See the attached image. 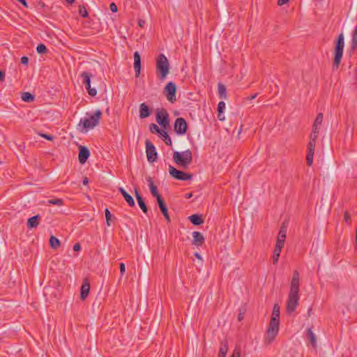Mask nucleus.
I'll use <instances>...</instances> for the list:
<instances>
[{"instance_id": "obj_41", "label": "nucleus", "mask_w": 357, "mask_h": 357, "mask_svg": "<svg viewBox=\"0 0 357 357\" xmlns=\"http://www.w3.org/2000/svg\"><path fill=\"white\" fill-rule=\"evenodd\" d=\"M284 240L278 238L275 248L282 250L284 247Z\"/></svg>"}, {"instance_id": "obj_33", "label": "nucleus", "mask_w": 357, "mask_h": 357, "mask_svg": "<svg viewBox=\"0 0 357 357\" xmlns=\"http://www.w3.org/2000/svg\"><path fill=\"white\" fill-rule=\"evenodd\" d=\"M324 115L322 113H319L314 120L313 125L321 126L323 121Z\"/></svg>"}, {"instance_id": "obj_12", "label": "nucleus", "mask_w": 357, "mask_h": 357, "mask_svg": "<svg viewBox=\"0 0 357 357\" xmlns=\"http://www.w3.org/2000/svg\"><path fill=\"white\" fill-rule=\"evenodd\" d=\"M174 130L178 135H184L187 130V123L183 118H177L174 122Z\"/></svg>"}, {"instance_id": "obj_5", "label": "nucleus", "mask_w": 357, "mask_h": 357, "mask_svg": "<svg viewBox=\"0 0 357 357\" xmlns=\"http://www.w3.org/2000/svg\"><path fill=\"white\" fill-rule=\"evenodd\" d=\"M344 47V36L342 33L340 34L335 48V56L333 61V66L337 68L340 66Z\"/></svg>"}, {"instance_id": "obj_38", "label": "nucleus", "mask_w": 357, "mask_h": 357, "mask_svg": "<svg viewBox=\"0 0 357 357\" xmlns=\"http://www.w3.org/2000/svg\"><path fill=\"white\" fill-rule=\"evenodd\" d=\"M36 50L39 54H44L47 51V49L44 44H39L36 47Z\"/></svg>"}, {"instance_id": "obj_29", "label": "nucleus", "mask_w": 357, "mask_h": 357, "mask_svg": "<svg viewBox=\"0 0 357 357\" xmlns=\"http://www.w3.org/2000/svg\"><path fill=\"white\" fill-rule=\"evenodd\" d=\"M21 98L23 101L26 102H32L34 100V96L29 92L23 93L22 94Z\"/></svg>"}, {"instance_id": "obj_46", "label": "nucleus", "mask_w": 357, "mask_h": 357, "mask_svg": "<svg viewBox=\"0 0 357 357\" xmlns=\"http://www.w3.org/2000/svg\"><path fill=\"white\" fill-rule=\"evenodd\" d=\"M318 133H314V132H312L311 133L310 136V140L311 141H317V139L318 137Z\"/></svg>"}, {"instance_id": "obj_4", "label": "nucleus", "mask_w": 357, "mask_h": 357, "mask_svg": "<svg viewBox=\"0 0 357 357\" xmlns=\"http://www.w3.org/2000/svg\"><path fill=\"white\" fill-rule=\"evenodd\" d=\"M156 70L160 79L166 78L169 73V63L167 57L160 54L156 59Z\"/></svg>"}, {"instance_id": "obj_58", "label": "nucleus", "mask_w": 357, "mask_h": 357, "mask_svg": "<svg viewBox=\"0 0 357 357\" xmlns=\"http://www.w3.org/2000/svg\"><path fill=\"white\" fill-rule=\"evenodd\" d=\"M195 256L199 259H202L201 255L198 252H195Z\"/></svg>"}, {"instance_id": "obj_52", "label": "nucleus", "mask_w": 357, "mask_h": 357, "mask_svg": "<svg viewBox=\"0 0 357 357\" xmlns=\"http://www.w3.org/2000/svg\"><path fill=\"white\" fill-rule=\"evenodd\" d=\"M289 0H278V4L279 6H282L286 4Z\"/></svg>"}, {"instance_id": "obj_6", "label": "nucleus", "mask_w": 357, "mask_h": 357, "mask_svg": "<svg viewBox=\"0 0 357 357\" xmlns=\"http://www.w3.org/2000/svg\"><path fill=\"white\" fill-rule=\"evenodd\" d=\"M279 322L280 321L271 319L266 339L268 344L271 343L277 335L279 330Z\"/></svg>"}, {"instance_id": "obj_20", "label": "nucleus", "mask_w": 357, "mask_h": 357, "mask_svg": "<svg viewBox=\"0 0 357 357\" xmlns=\"http://www.w3.org/2000/svg\"><path fill=\"white\" fill-rule=\"evenodd\" d=\"M41 218L39 215H34L27 220V227L29 229L36 228L38 226Z\"/></svg>"}, {"instance_id": "obj_30", "label": "nucleus", "mask_w": 357, "mask_h": 357, "mask_svg": "<svg viewBox=\"0 0 357 357\" xmlns=\"http://www.w3.org/2000/svg\"><path fill=\"white\" fill-rule=\"evenodd\" d=\"M50 244L52 248L56 249L60 245V241L54 236H52L50 238Z\"/></svg>"}, {"instance_id": "obj_48", "label": "nucleus", "mask_w": 357, "mask_h": 357, "mask_svg": "<svg viewBox=\"0 0 357 357\" xmlns=\"http://www.w3.org/2000/svg\"><path fill=\"white\" fill-rule=\"evenodd\" d=\"M109 8H110V10H112V12L113 13H116L117 12V6L114 3H112L109 6Z\"/></svg>"}, {"instance_id": "obj_45", "label": "nucleus", "mask_w": 357, "mask_h": 357, "mask_svg": "<svg viewBox=\"0 0 357 357\" xmlns=\"http://www.w3.org/2000/svg\"><path fill=\"white\" fill-rule=\"evenodd\" d=\"M121 275H123L126 271V266L124 263H121L119 265Z\"/></svg>"}, {"instance_id": "obj_14", "label": "nucleus", "mask_w": 357, "mask_h": 357, "mask_svg": "<svg viewBox=\"0 0 357 357\" xmlns=\"http://www.w3.org/2000/svg\"><path fill=\"white\" fill-rule=\"evenodd\" d=\"M134 69L135 71V76L136 77H138L140 75L141 70V58L138 52H135L134 53Z\"/></svg>"}, {"instance_id": "obj_8", "label": "nucleus", "mask_w": 357, "mask_h": 357, "mask_svg": "<svg viewBox=\"0 0 357 357\" xmlns=\"http://www.w3.org/2000/svg\"><path fill=\"white\" fill-rule=\"evenodd\" d=\"M169 172L173 178L179 181H188L192 178V174L178 170L172 165L169 167Z\"/></svg>"}, {"instance_id": "obj_61", "label": "nucleus", "mask_w": 357, "mask_h": 357, "mask_svg": "<svg viewBox=\"0 0 357 357\" xmlns=\"http://www.w3.org/2000/svg\"><path fill=\"white\" fill-rule=\"evenodd\" d=\"M192 197V194H188V195H187V198H190V197Z\"/></svg>"}, {"instance_id": "obj_60", "label": "nucleus", "mask_w": 357, "mask_h": 357, "mask_svg": "<svg viewBox=\"0 0 357 357\" xmlns=\"http://www.w3.org/2000/svg\"><path fill=\"white\" fill-rule=\"evenodd\" d=\"M68 3H72L75 1V0H66Z\"/></svg>"}, {"instance_id": "obj_37", "label": "nucleus", "mask_w": 357, "mask_h": 357, "mask_svg": "<svg viewBox=\"0 0 357 357\" xmlns=\"http://www.w3.org/2000/svg\"><path fill=\"white\" fill-rule=\"evenodd\" d=\"M79 13L83 17H86L88 16V12L84 6H79Z\"/></svg>"}, {"instance_id": "obj_9", "label": "nucleus", "mask_w": 357, "mask_h": 357, "mask_svg": "<svg viewBox=\"0 0 357 357\" xmlns=\"http://www.w3.org/2000/svg\"><path fill=\"white\" fill-rule=\"evenodd\" d=\"M156 121L164 129L169 126V114L165 109L158 110L156 112Z\"/></svg>"}, {"instance_id": "obj_50", "label": "nucleus", "mask_w": 357, "mask_h": 357, "mask_svg": "<svg viewBox=\"0 0 357 357\" xmlns=\"http://www.w3.org/2000/svg\"><path fill=\"white\" fill-rule=\"evenodd\" d=\"M21 63L24 65H27L29 63V58L27 56H22L21 58Z\"/></svg>"}, {"instance_id": "obj_25", "label": "nucleus", "mask_w": 357, "mask_h": 357, "mask_svg": "<svg viewBox=\"0 0 357 357\" xmlns=\"http://www.w3.org/2000/svg\"><path fill=\"white\" fill-rule=\"evenodd\" d=\"M228 351V343L227 341H222L219 350L218 357H226Z\"/></svg>"}, {"instance_id": "obj_34", "label": "nucleus", "mask_w": 357, "mask_h": 357, "mask_svg": "<svg viewBox=\"0 0 357 357\" xmlns=\"http://www.w3.org/2000/svg\"><path fill=\"white\" fill-rule=\"evenodd\" d=\"M105 218H106V223L108 227L111 225V221H112V214L108 208H106L105 211Z\"/></svg>"}, {"instance_id": "obj_23", "label": "nucleus", "mask_w": 357, "mask_h": 357, "mask_svg": "<svg viewBox=\"0 0 357 357\" xmlns=\"http://www.w3.org/2000/svg\"><path fill=\"white\" fill-rule=\"evenodd\" d=\"M306 337L307 340L312 344L314 348L317 347V337L316 335L313 333L311 328H308L306 333Z\"/></svg>"}, {"instance_id": "obj_28", "label": "nucleus", "mask_w": 357, "mask_h": 357, "mask_svg": "<svg viewBox=\"0 0 357 357\" xmlns=\"http://www.w3.org/2000/svg\"><path fill=\"white\" fill-rule=\"evenodd\" d=\"M159 135L162 137V140L166 144L172 145L171 138L165 130L162 129Z\"/></svg>"}, {"instance_id": "obj_2", "label": "nucleus", "mask_w": 357, "mask_h": 357, "mask_svg": "<svg viewBox=\"0 0 357 357\" xmlns=\"http://www.w3.org/2000/svg\"><path fill=\"white\" fill-rule=\"evenodd\" d=\"M86 117L80 119L78 124L79 126H82V132H87L89 130L98 126L102 116V112L100 110L98 109L93 114L86 113Z\"/></svg>"}, {"instance_id": "obj_53", "label": "nucleus", "mask_w": 357, "mask_h": 357, "mask_svg": "<svg viewBox=\"0 0 357 357\" xmlns=\"http://www.w3.org/2000/svg\"><path fill=\"white\" fill-rule=\"evenodd\" d=\"M5 80V74L3 71L0 70V81L3 82Z\"/></svg>"}, {"instance_id": "obj_40", "label": "nucleus", "mask_w": 357, "mask_h": 357, "mask_svg": "<svg viewBox=\"0 0 357 357\" xmlns=\"http://www.w3.org/2000/svg\"><path fill=\"white\" fill-rule=\"evenodd\" d=\"M315 145H316L315 141L310 140L308 145H307V151L314 153Z\"/></svg>"}, {"instance_id": "obj_22", "label": "nucleus", "mask_w": 357, "mask_h": 357, "mask_svg": "<svg viewBox=\"0 0 357 357\" xmlns=\"http://www.w3.org/2000/svg\"><path fill=\"white\" fill-rule=\"evenodd\" d=\"M119 191L121 193V195L124 197L125 200L126 201V202L128 203V204L130 206H135L134 199L122 187H120L119 188Z\"/></svg>"}, {"instance_id": "obj_54", "label": "nucleus", "mask_w": 357, "mask_h": 357, "mask_svg": "<svg viewBox=\"0 0 357 357\" xmlns=\"http://www.w3.org/2000/svg\"><path fill=\"white\" fill-rule=\"evenodd\" d=\"M218 118L220 121H224L225 120V116L222 114V113H219L218 114Z\"/></svg>"}, {"instance_id": "obj_19", "label": "nucleus", "mask_w": 357, "mask_h": 357, "mask_svg": "<svg viewBox=\"0 0 357 357\" xmlns=\"http://www.w3.org/2000/svg\"><path fill=\"white\" fill-rule=\"evenodd\" d=\"M135 194L139 207L144 213H147V206L137 188L135 189Z\"/></svg>"}, {"instance_id": "obj_31", "label": "nucleus", "mask_w": 357, "mask_h": 357, "mask_svg": "<svg viewBox=\"0 0 357 357\" xmlns=\"http://www.w3.org/2000/svg\"><path fill=\"white\" fill-rule=\"evenodd\" d=\"M47 204L60 206L63 204V201L62 199L59 198L51 199L47 201Z\"/></svg>"}, {"instance_id": "obj_39", "label": "nucleus", "mask_w": 357, "mask_h": 357, "mask_svg": "<svg viewBox=\"0 0 357 357\" xmlns=\"http://www.w3.org/2000/svg\"><path fill=\"white\" fill-rule=\"evenodd\" d=\"M149 130L151 132H156L158 134H159L162 129H160L157 125L151 123L149 126Z\"/></svg>"}, {"instance_id": "obj_42", "label": "nucleus", "mask_w": 357, "mask_h": 357, "mask_svg": "<svg viewBox=\"0 0 357 357\" xmlns=\"http://www.w3.org/2000/svg\"><path fill=\"white\" fill-rule=\"evenodd\" d=\"M241 356V349L239 347H236L233 351L231 357H240Z\"/></svg>"}, {"instance_id": "obj_32", "label": "nucleus", "mask_w": 357, "mask_h": 357, "mask_svg": "<svg viewBox=\"0 0 357 357\" xmlns=\"http://www.w3.org/2000/svg\"><path fill=\"white\" fill-rule=\"evenodd\" d=\"M282 252V250L275 248L273 251V263L275 264L278 261V259L280 256V253Z\"/></svg>"}, {"instance_id": "obj_47", "label": "nucleus", "mask_w": 357, "mask_h": 357, "mask_svg": "<svg viewBox=\"0 0 357 357\" xmlns=\"http://www.w3.org/2000/svg\"><path fill=\"white\" fill-rule=\"evenodd\" d=\"M40 136L47 140L52 141L54 137L47 134H40Z\"/></svg>"}, {"instance_id": "obj_57", "label": "nucleus", "mask_w": 357, "mask_h": 357, "mask_svg": "<svg viewBox=\"0 0 357 357\" xmlns=\"http://www.w3.org/2000/svg\"><path fill=\"white\" fill-rule=\"evenodd\" d=\"M145 22L142 20H139L138 21V24L140 27H143L144 26V24Z\"/></svg>"}, {"instance_id": "obj_26", "label": "nucleus", "mask_w": 357, "mask_h": 357, "mask_svg": "<svg viewBox=\"0 0 357 357\" xmlns=\"http://www.w3.org/2000/svg\"><path fill=\"white\" fill-rule=\"evenodd\" d=\"M218 95L221 99L227 98V89L224 84L219 83L218 84Z\"/></svg>"}, {"instance_id": "obj_43", "label": "nucleus", "mask_w": 357, "mask_h": 357, "mask_svg": "<svg viewBox=\"0 0 357 357\" xmlns=\"http://www.w3.org/2000/svg\"><path fill=\"white\" fill-rule=\"evenodd\" d=\"M225 109V103L223 101H220L218 105V112L219 113H222Z\"/></svg>"}, {"instance_id": "obj_16", "label": "nucleus", "mask_w": 357, "mask_h": 357, "mask_svg": "<svg viewBox=\"0 0 357 357\" xmlns=\"http://www.w3.org/2000/svg\"><path fill=\"white\" fill-rule=\"evenodd\" d=\"M146 181L148 182V185L150 188V191L152 195L156 197L157 200L158 198H162L158 192L157 187L153 184V181L151 177L149 176L146 178Z\"/></svg>"}, {"instance_id": "obj_56", "label": "nucleus", "mask_w": 357, "mask_h": 357, "mask_svg": "<svg viewBox=\"0 0 357 357\" xmlns=\"http://www.w3.org/2000/svg\"><path fill=\"white\" fill-rule=\"evenodd\" d=\"M18 1H20L24 7L27 8L28 7V4L26 1V0H17Z\"/></svg>"}, {"instance_id": "obj_17", "label": "nucleus", "mask_w": 357, "mask_h": 357, "mask_svg": "<svg viewBox=\"0 0 357 357\" xmlns=\"http://www.w3.org/2000/svg\"><path fill=\"white\" fill-rule=\"evenodd\" d=\"M151 114V111L149 107L144 103H142L139 105V118L145 119L149 116Z\"/></svg>"}, {"instance_id": "obj_59", "label": "nucleus", "mask_w": 357, "mask_h": 357, "mask_svg": "<svg viewBox=\"0 0 357 357\" xmlns=\"http://www.w3.org/2000/svg\"><path fill=\"white\" fill-rule=\"evenodd\" d=\"M88 182H89L88 178H84V179L83 180V184L86 185L88 183Z\"/></svg>"}, {"instance_id": "obj_35", "label": "nucleus", "mask_w": 357, "mask_h": 357, "mask_svg": "<svg viewBox=\"0 0 357 357\" xmlns=\"http://www.w3.org/2000/svg\"><path fill=\"white\" fill-rule=\"evenodd\" d=\"M314 153L313 152H308L307 153L306 156V162L308 166H311L313 162V157H314Z\"/></svg>"}, {"instance_id": "obj_11", "label": "nucleus", "mask_w": 357, "mask_h": 357, "mask_svg": "<svg viewBox=\"0 0 357 357\" xmlns=\"http://www.w3.org/2000/svg\"><path fill=\"white\" fill-rule=\"evenodd\" d=\"M165 91H166V97L167 100L171 102H174L176 101V85L173 82H170L166 85Z\"/></svg>"}, {"instance_id": "obj_51", "label": "nucleus", "mask_w": 357, "mask_h": 357, "mask_svg": "<svg viewBox=\"0 0 357 357\" xmlns=\"http://www.w3.org/2000/svg\"><path fill=\"white\" fill-rule=\"evenodd\" d=\"M81 249V246L79 245V243H75L73 246V250L75 251H79Z\"/></svg>"}, {"instance_id": "obj_36", "label": "nucleus", "mask_w": 357, "mask_h": 357, "mask_svg": "<svg viewBox=\"0 0 357 357\" xmlns=\"http://www.w3.org/2000/svg\"><path fill=\"white\" fill-rule=\"evenodd\" d=\"M286 232V229L284 227H282L280 229L278 238L285 241Z\"/></svg>"}, {"instance_id": "obj_7", "label": "nucleus", "mask_w": 357, "mask_h": 357, "mask_svg": "<svg viewBox=\"0 0 357 357\" xmlns=\"http://www.w3.org/2000/svg\"><path fill=\"white\" fill-rule=\"evenodd\" d=\"M80 76L82 78V83L88 91V93L92 97L96 96L97 94L96 89L91 87V78L93 77L92 74L84 71L81 73Z\"/></svg>"}, {"instance_id": "obj_27", "label": "nucleus", "mask_w": 357, "mask_h": 357, "mask_svg": "<svg viewBox=\"0 0 357 357\" xmlns=\"http://www.w3.org/2000/svg\"><path fill=\"white\" fill-rule=\"evenodd\" d=\"M280 306L278 304H275L273 308L272 317L271 319L280 321Z\"/></svg>"}, {"instance_id": "obj_49", "label": "nucleus", "mask_w": 357, "mask_h": 357, "mask_svg": "<svg viewBox=\"0 0 357 357\" xmlns=\"http://www.w3.org/2000/svg\"><path fill=\"white\" fill-rule=\"evenodd\" d=\"M319 130H320V126H316V125H313L312 126V132L318 133L319 134Z\"/></svg>"}, {"instance_id": "obj_18", "label": "nucleus", "mask_w": 357, "mask_h": 357, "mask_svg": "<svg viewBox=\"0 0 357 357\" xmlns=\"http://www.w3.org/2000/svg\"><path fill=\"white\" fill-rule=\"evenodd\" d=\"M157 202H158V206H159L162 213L163 214L164 217L167 220V222H169L170 221V218H169V215L168 214L167 208L166 206V204H165V202L163 201V199L162 198H158Z\"/></svg>"}, {"instance_id": "obj_55", "label": "nucleus", "mask_w": 357, "mask_h": 357, "mask_svg": "<svg viewBox=\"0 0 357 357\" xmlns=\"http://www.w3.org/2000/svg\"><path fill=\"white\" fill-rule=\"evenodd\" d=\"M257 95H258V93H255L254 95H252V96H248V97L247 98V99H248V100H254V99L257 96Z\"/></svg>"}, {"instance_id": "obj_3", "label": "nucleus", "mask_w": 357, "mask_h": 357, "mask_svg": "<svg viewBox=\"0 0 357 357\" xmlns=\"http://www.w3.org/2000/svg\"><path fill=\"white\" fill-rule=\"evenodd\" d=\"M172 158L179 167L185 169L192 163V153L190 149L183 152L174 151Z\"/></svg>"}, {"instance_id": "obj_21", "label": "nucleus", "mask_w": 357, "mask_h": 357, "mask_svg": "<svg viewBox=\"0 0 357 357\" xmlns=\"http://www.w3.org/2000/svg\"><path fill=\"white\" fill-rule=\"evenodd\" d=\"M90 290V284L87 280H86L81 287L80 298L82 300H84L89 295Z\"/></svg>"}, {"instance_id": "obj_24", "label": "nucleus", "mask_w": 357, "mask_h": 357, "mask_svg": "<svg viewBox=\"0 0 357 357\" xmlns=\"http://www.w3.org/2000/svg\"><path fill=\"white\" fill-rule=\"evenodd\" d=\"M188 218L194 225H200L204 223L202 215L199 214H193Z\"/></svg>"}, {"instance_id": "obj_1", "label": "nucleus", "mask_w": 357, "mask_h": 357, "mask_svg": "<svg viewBox=\"0 0 357 357\" xmlns=\"http://www.w3.org/2000/svg\"><path fill=\"white\" fill-rule=\"evenodd\" d=\"M299 281V273L298 271H294L293 273V276L290 284V290L286 305L287 312L289 314H291L296 310L297 305L298 304V301L300 298L298 294L300 288Z\"/></svg>"}, {"instance_id": "obj_13", "label": "nucleus", "mask_w": 357, "mask_h": 357, "mask_svg": "<svg viewBox=\"0 0 357 357\" xmlns=\"http://www.w3.org/2000/svg\"><path fill=\"white\" fill-rule=\"evenodd\" d=\"M90 155L89 149L86 146H80L79 151V161L81 164H84Z\"/></svg>"}, {"instance_id": "obj_15", "label": "nucleus", "mask_w": 357, "mask_h": 357, "mask_svg": "<svg viewBox=\"0 0 357 357\" xmlns=\"http://www.w3.org/2000/svg\"><path fill=\"white\" fill-rule=\"evenodd\" d=\"M192 244L197 247L202 245L204 243V237L199 231H193L192 234Z\"/></svg>"}, {"instance_id": "obj_44", "label": "nucleus", "mask_w": 357, "mask_h": 357, "mask_svg": "<svg viewBox=\"0 0 357 357\" xmlns=\"http://www.w3.org/2000/svg\"><path fill=\"white\" fill-rule=\"evenodd\" d=\"M344 220L347 224L351 223V215L348 211H345L344 213Z\"/></svg>"}, {"instance_id": "obj_10", "label": "nucleus", "mask_w": 357, "mask_h": 357, "mask_svg": "<svg viewBox=\"0 0 357 357\" xmlns=\"http://www.w3.org/2000/svg\"><path fill=\"white\" fill-rule=\"evenodd\" d=\"M145 145H146V152L147 160L149 162H155L157 159V152L155 151V148L154 145L149 139L146 140Z\"/></svg>"}]
</instances>
